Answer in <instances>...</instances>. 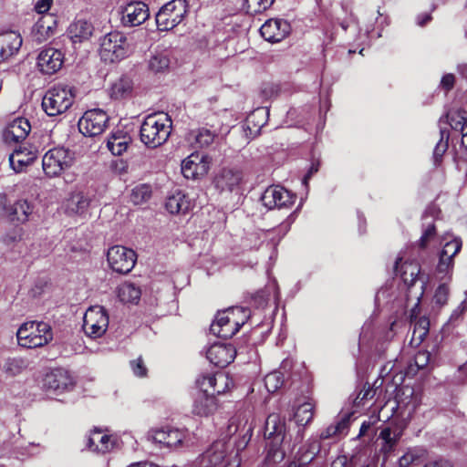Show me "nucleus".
<instances>
[{
	"label": "nucleus",
	"mask_w": 467,
	"mask_h": 467,
	"mask_svg": "<svg viewBox=\"0 0 467 467\" xmlns=\"http://www.w3.org/2000/svg\"><path fill=\"white\" fill-rule=\"evenodd\" d=\"M132 90V80L128 77H121L111 86L110 97L114 99H127L131 96Z\"/></svg>",
	"instance_id": "nucleus-33"
},
{
	"label": "nucleus",
	"mask_w": 467,
	"mask_h": 467,
	"mask_svg": "<svg viewBox=\"0 0 467 467\" xmlns=\"http://www.w3.org/2000/svg\"><path fill=\"white\" fill-rule=\"evenodd\" d=\"M250 310L248 308L243 306H235L230 308L231 317H234L235 321H238V328L240 329L249 319L250 317Z\"/></svg>",
	"instance_id": "nucleus-55"
},
{
	"label": "nucleus",
	"mask_w": 467,
	"mask_h": 467,
	"mask_svg": "<svg viewBox=\"0 0 467 467\" xmlns=\"http://www.w3.org/2000/svg\"><path fill=\"white\" fill-rule=\"evenodd\" d=\"M151 196V188L148 184H140L132 189L130 201L136 204H141L148 201Z\"/></svg>",
	"instance_id": "nucleus-45"
},
{
	"label": "nucleus",
	"mask_w": 467,
	"mask_h": 467,
	"mask_svg": "<svg viewBox=\"0 0 467 467\" xmlns=\"http://www.w3.org/2000/svg\"><path fill=\"white\" fill-rule=\"evenodd\" d=\"M242 180V172L234 169H222L214 177L213 184L220 192H232Z\"/></svg>",
	"instance_id": "nucleus-26"
},
{
	"label": "nucleus",
	"mask_w": 467,
	"mask_h": 467,
	"mask_svg": "<svg viewBox=\"0 0 467 467\" xmlns=\"http://www.w3.org/2000/svg\"><path fill=\"white\" fill-rule=\"evenodd\" d=\"M130 368L134 375L138 377H145L147 375V368L141 358L130 361Z\"/></svg>",
	"instance_id": "nucleus-57"
},
{
	"label": "nucleus",
	"mask_w": 467,
	"mask_h": 467,
	"mask_svg": "<svg viewBox=\"0 0 467 467\" xmlns=\"http://www.w3.org/2000/svg\"><path fill=\"white\" fill-rule=\"evenodd\" d=\"M450 125L453 131L459 132L462 137L461 143L467 150V113L461 109H451L440 119V122Z\"/></svg>",
	"instance_id": "nucleus-21"
},
{
	"label": "nucleus",
	"mask_w": 467,
	"mask_h": 467,
	"mask_svg": "<svg viewBox=\"0 0 467 467\" xmlns=\"http://www.w3.org/2000/svg\"><path fill=\"white\" fill-rule=\"evenodd\" d=\"M93 26L90 23L85 20H78L69 26L67 34L73 43H78L88 40L91 36Z\"/></svg>",
	"instance_id": "nucleus-29"
},
{
	"label": "nucleus",
	"mask_w": 467,
	"mask_h": 467,
	"mask_svg": "<svg viewBox=\"0 0 467 467\" xmlns=\"http://www.w3.org/2000/svg\"><path fill=\"white\" fill-rule=\"evenodd\" d=\"M440 134V140L437 142L433 150V159L436 165H439L441 162L442 156L449 147V131L446 129H441Z\"/></svg>",
	"instance_id": "nucleus-44"
},
{
	"label": "nucleus",
	"mask_w": 467,
	"mask_h": 467,
	"mask_svg": "<svg viewBox=\"0 0 467 467\" xmlns=\"http://www.w3.org/2000/svg\"><path fill=\"white\" fill-rule=\"evenodd\" d=\"M462 247V241L461 238H453L452 240L447 242L441 251V254L443 256H450L451 258H454L456 254L460 253Z\"/></svg>",
	"instance_id": "nucleus-51"
},
{
	"label": "nucleus",
	"mask_w": 467,
	"mask_h": 467,
	"mask_svg": "<svg viewBox=\"0 0 467 467\" xmlns=\"http://www.w3.org/2000/svg\"><path fill=\"white\" fill-rule=\"evenodd\" d=\"M31 130L29 121L25 118L12 120L3 132L4 140L8 143H18L26 140Z\"/></svg>",
	"instance_id": "nucleus-22"
},
{
	"label": "nucleus",
	"mask_w": 467,
	"mask_h": 467,
	"mask_svg": "<svg viewBox=\"0 0 467 467\" xmlns=\"http://www.w3.org/2000/svg\"><path fill=\"white\" fill-rule=\"evenodd\" d=\"M285 378L282 372L273 371L265 378V386L268 392L275 393L284 384Z\"/></svg>",
	"instance_id": "nucleus-47"
},
{
	"label": "nucleus",
	"mask_w": 467,
	"mask_h": 467,
	"mask_svg": "<svg viewBox=\"0 0 467 467\" xmlns=\"http://www.w3.org/2000/svg\"><path fill=\"white\" fill-rule=\"evenodd\" d=\"M216 137L214 131L206 128H200L191 131L190 139L192 140L196 147L204 148L210 146Z\"/></svg>",
	"instance_id": "nucleus-39"
},
{
	"label": "nucleus",
	"mask_w": 467,
	"mask_h": 467,
	"mask_svg": "<svg viewBox=\"0 0 467 467\" xmlns=\"http://www.w3.org/2000/svg\"><path fill=\"white\" fill-rule=\"evenodd\" d=\"M350 414H345L335 423L329 425L326 430L320 433L321 440H327L337 435L345 433L349 427Z\"/></svg>",
	"instance_id": "nucleus-37"
},
{
	"label": "nucleus",
	"mask_w": 467,
	"mask_h": 467,
	"mask_svg": "<svg viewBox=\"0 0 467 467\" xmlns=\"http://www.w3.org/2000/svg\"><path fill=\"white\" fill-rule=\"evenodd\" d=\"M210 169L208 155L193 152L182 162V173L186 179H198L207 174Z\"/></svg>",
	"instance_id": "nucleus-14"
},
{
	"label": "nucleus",
	"mask_w": 467,
	"mask_h": 467,
	"mask_svg": "<svg viewBox=\"0 0 467 467\" xmlns=\"http://www.w3.org/2000/svg\"><path fill=\"white\" fill-rule=\"evenodd\" d=\"M215 378V374H202L196 379V385L199 388L198 391H205L206 393H211L214 387L213 379Z\"/></svg>",
	"instance_id": "nucleus-54"
},
{
	"label": "nucleus",
	"mask_w": 467,
	"mask_h": 467,
	"mask_svg": "<svg viewBox=\"0 0 467 467\" xmlns=\"http://www.w3.org/2000/svg\"><path fill=\"white\" fill-rule=\"evenodd\" d=\"M140 289L132 283H124L118 289L120 301L125 303H136L140 298Z\"/></svg>",
	"instance_id": "nucleus-40"
},
{
	"label": "nucleus",
	"mask_w": 467,
	"mask_h": 467,
	"mask_svg": "<svg viewBox=\"0 0 467 467\" xmlns=\"http://www.w3.org/2000/svg\"><path fill=\"white\" fill-rule=\"evenodd\" d=\"M16 337L21 347L35 348L47 345L53 338L51 327L45 322L30 321L20 326Z\"/></svg>",
	"instance_id": "nucleus-5"
},
{
	"label": "nucleus",
	"mask_w": 467,
	"mask_h": 467,
	"mask_svg": "<svg viewBox=\"0 0 467 467\" xmlns=\"http://www.w3.org/2000/svg\"><path fill=\"white\" fill-rule=\"evenodd\" d=\"M238 324V321H235L233 317L231 322L225 325L212 324L210 330L218 337L231 338L239 331Z\"/></svg>",
	"instance_id": "nucleus-42"
},
{
	"label": "nucleus",
	"mask_w": 467,
	"mask_h": 467,
	"mask_svg": "<svg viewBox=\"0 0 467 467\" xmlns=\"http://www.w3.org/2000/svg\"><path fill=\"white\" fill-rule=\"evenodd\" d=\"M113 446L111 437L107 434H103L100 430L95 429L88 439V447L99 452L109 451Z\"/></svg>",
	"instance_id": "nucleus-30"
},
{
	"label": "nucleus",
	"mask_w": 467,
	"mask_h": 467,
	"mask_svg": "<svg viewBox=\"0 0 467 467\" xmlns=\"http://www.w3.org/2000/svg\"><path fill=\"white\" fill-rule=\"evenodd\" d=\"M170 66V57L165 53H157L149 60V68L153 72H162Z\"/></svg>",
	"instance_id": "nucleus-46"
},
{
	"label": "nucleus",
	"mask_w": 467,
	"mask_h": 467,
	"mask_svg": "<svg viewBox=\"0 0 467 467\" xmlns=\"http://www.w3.org/2000/svg\"><path fill=\"white\" fill-rule=\"evenodd\" d=\"M107 260L110 268L119 274L130 273L137 261L135 251L122 245H113L107 253Z\"/></svg>",
	"instance_id": "nucleus-10"
},
{
	"label": "nucleus",
	"mask_w": 467,
	"mask_h": 467,
	"mask_svg": "<svg viewBox=\"0 0 467 467\" xmlns=\"http://www.w3.org/2000/svg\"><path fill=\"white\" fill-rule=\"evenodd\" d=\"M130 53V45L122 33L113 31L101 38L99 54L105 62L115 63L120 61Z\"/></svg>",
	"instance_id": "nucleus-6"
},
{
	"label": "nucleus",
	"mask_w": 467,
	"mask_h": 467,
	"mask_svg": "<svg viewBox=\"0 0 467 467\" xmlns=\"http://www.w3.org/2000/svg\"><path fill=\"white\" fill-rule=\"evenodd\" d=\"M236 350L231 344H213L206 352L207 359L216 367L225 368L232 363Z\"/></svg>",
	"instance_id": "nucleus-19"
},
{
	"label": "nucleus",
	"mask_w": 467,
	"mask_h": 467,
	"mask_svg": "<svg viewBox=\"0 0 467 467\" xmlns=\"http://www.w3.org/2000/svg\"><path fill=\"white\" fill-rule=\"evenodd\" d=\"M190 206L189 199L180 191L169 196L165 202L167 211L172 214L184 213L190 209Z\"/></svg>",
	"instance_id": "nucleus-32"
},
{
	"label": "nucleus",
	"mask_w": 467,
	"mask_h": 467,
	"mask_svg": "<svg viewBox=\"0 0 467 467\" xmlns=\"http://www.w3.org/2000/svg\"><path fill=\"white\" fill-rule=\"evenodd\" d=\"M466 309H467V304L465 301H462L460 304V306L455 310H453V312L451 313L449 322L451 324L456 323L458 320H460L462 318V317L463 313L466 311Z\"/></svg>",
	"instance_id": "nucleus-59"
},
{
	"label": "nucleus",
	"mask_w": 467,
	"mask_h": 467,
	"mask_svg": "<svg viewBox=\"0 0 467 467\" xmlns=\"http://www.w3.org/2000/svg\"><path fill=\"white\" fill-rule=\"evenodd\" d=\"M320 451L321 443L319 441H309L300 447L292 462L296 463V467H309Z\"/></svg>",
	"instance_id": "nucleus-27"
},
{
	"label": "nucleus",
	"mask_w": 467,
	"mask_h": 467,
	"mask_svg": "<svg viewBox=\"0 0 467 467\" xmlns=\"http://www.w3.org/2000/svg\"><path fill=\"white\" fill-rule=\"evenodd\" d=\"M187 13L185 0H171L165 4L156 15V24L161 31H168L178 26Z\"/></svg>",
	"instance_id": "nucleus-8"
},
{
	"label": "nucleus",
	"mask_w": 467,
	"mask_h": 467,
	"mask_svg": "<svg viewBox=\"0 0 467 467\" xmlns=\"http://www.w3.org/2000/svg\"><path fill=\"white\" fill-rule=\"evenodd\" d=\"M396 326H397V321L394 320L390 323L388 330H386L384 333L381 332V345L383 344V342L391 341L394 338V337L396 335V331H395Z\"/></svg>",
	"instance_id": "nucleus-60"
},
{
	"label": "nucleus",
	"mask_w": 467,
	"mask_h": 467,
	"mask_svg": "<svg viewBox=\"0 0 467 467\" xmlns=\"http://www.w3.org/2000/svg\"><path fill=\"white\" fill-rule=\"evenodd\" d=\"M73 157L70 151L63 147L49 150L42 160L44 172L49 177L58 176L72 164Z\"/></svg>",
	"instance_id": "nucleus-9"
},
{
	"label": "nucleus",
	"mask_w": 467,
	"mask_h": 467,
	"mask_svg": "<svg viewBox=\"0 0 467 467\" xmlns=\"http://www.w3.org/2000/svg\"><path fill=\"white\" fill-rule=\"evenodd\" d=\"M296 196L280 185H272L265 189L261 201L267 209H283L291 207Z\"/></svg>",
	"instance_id": "nucleus-13"
},
{
	"label": "nucleus",
	"mask_w": 467,
	"mask_h": 467,
	"mask_svg": "<svg viewBox=\"0 0 467 467\" xmlns=\"http://www.w3.org/2000/svg\"><path fill=\"white\" fill-rule=\"evenodd\" d=\"M90 199L81 192L71 194L67 202L68 212L77 214L84 213L89 206Z\"/></svg>",
	"instance_id": "nucleus-36"
},
{
	"label": "nucleus",
	"mask_w": 467,
	"mask_h": 467,
	"mask_svg": "<svg viewBox=\"0 0 467 467\" xmlns=\"http://www.w3.org/2000/svg\"><path fill=\"white\" fill-rule=\"evenodd\" d=\"M109 121L107 113L100 109L86 111L78 120V130L88 137L100 135L106 129Z\"/></svg>",
	"instance_id": "nucleus-12"
},
{
	"label": "nucleus",
	"mask_w": 467,
	"mask_h": 467,
	"mask_svg": "<svg viewBox=\"0 0 467 467\" xmlns=\"http://www.w3.org/2000/svg\"><path fill=\"white\" fill-rule=\"evenodd\" d=\"M27 367L26 361L22 358H7L0 367L3 373L8 378L20 374Z\"/></svg>",
	"instance_id": "nucleus-38"
},
{
	"label": "nucleus",
	"mask_w": 467,
	"mask_h": 467,
	"mask_svg": "<svg viewBox=\"0 0 467 467\" xmlns=\"http://www.w3.org/2000/svg\"><path fill=\"white\" fill-rule=\"evenodd\" d=\"M109 327V317L104 307H89L83 317V330L87 336L97 338L105 334Z\"/></svg>",
	"instance_id": "nucleus-11"
},
{
	"label": "nucleus",
	"mask_w": 467,
	"mask_h": 467,
	"mask_svg": "<svg viewBox=\"0 0 467 467\" xmlns=\"http://www.w3.org/2000/svg\"><path fill=\"white\" fill-rule=\"evenodd\" d=\"M219 408L215 396L205 391H197L193 397L192 413L201 417L213 414Z\"/></svg>",
	"instance_id": "nucleus-23"
},
{
	"label": "nucleus",
	"mask_w": 467,
	"mask_h": 467,
	"mask_svg": "<svg viewBox=\"0 0 467 467\" xmlns=\"http://www.w3.org/2000/svg\"><path fill=\"white\" fill-rule=\"evenodd\" d=\"M291 32L290 24L281 18L268 19L260 28L261 36L268 42H280Z\"/></svg>",
	"instance_id": "nucleus-16"
},
{
	"label": "nucleus",
	"mask_w": 467,
	"mask_h": 467,
	"mask_svg": "<svg viewBox=\"0 0 467 467\" xmlns=\"http://www.w3.org/2000/svg\"><path fill=\"white\" fill-rule=\"evenodd\" d=\"M430 330V320L421 317L415 321L410 345L418 348L425 339Z\"/></svg>",
	"instance_id": "nucleus-34"
},
{
	"label": "nucleus",
	"mask_w": 467,
	"mask_h": 467,
	"mask_svg": "<svg viewBox=\"0 0 467 467\" xmlns=\"http://www.w3.org/2000/svg\"><path fill=\"white\" fill-rule=\"evenodd\" d=\"M53 0H38L35 5V9L38 14H47Z\"/></svg>",
	"instance_id": "nucleus-62"
},
{
	"label": "nucleus",
	"mask_w": 467,
	"mask_h": 467,
	"mask_svg": "<svg viewBox=\"0 0 467 467\" xmlns=\"http://www.w3.org/2000/svg\"><path fill=\"white\" fill-rule=\"evenodd\" d=\"M172 121L168 114L157 112L148 115L140 126V140L147 147L155 149L164 144L171 132Z\"/></svg>",
	"instance_id": "nucleus-2"
},
{
	"label": "nucleus",
	"mask_w": 467,
	"mask_h": 467,
	"mask_svg": "<svg viewBox=\"0 0 467 467\" xmlns=\"http://www.w3.org/2000/svg\"><path fill=\"white\" fill-rule=\"evenodd\" d=\"M34 205L27 200H18L13 205L9 204L7 217L13 222L24 223L29 221L33 214Z\"/></svg>",
	"instance_id": "nucleus-28"
},
{
	"label": "nucleus",
	"mask_w": 467,
	"mask_h": 467,
	"mask_svg": "<svg viewBox=\"0 0 467 467\" xmlns=\"http://www.w3.org/2000/svg\"><path fill=\"white\" fill-rule=\"evenodd\" d=\"M213 381L214 387L213 391H211L213 396L223 394L234 386L233 379L229 377L228 374L223 372L215 373Z\"/></svg>",
	"instance_id": "nucleus-43"
},
{
	"label": "nucleus",
	"mask_w": 467,
	"mask_h": 467,
	"mask_svg": "<svg viewBox=\"0 0 467 467\" xmlns=\"http://www.w3.org/2000/svg\"><path fill=\"white\" fill-rule=\"evenodd\" d=\"M57 20L52 14H45L34 25L32 35L35 41L42 43L51 37L57 29Z\"/></svg>",
	"instance_id": "nucleus-24"
},
{
	"label": "nucleus",
	"mask_w": 467,
	"mask_h": 467,
	"mask_svg": "<svg viewBox=\"0 0 467 467\" xmlns=\"http://www.w3.org/2000/svg\"><path fill=\"white\" fill-rule=\"evenodd\" d=\"M285 421L278 414H270L265 424L264 435L266 440V458L273 462H280L285 458L283 443L285 438Z\"/></svg>",
	"instance_id": "nucleus-3"
},
{
	"label": "nucleus",
	"mask_w": 467,
	"mask_h": 467,
	"mask_svg": "<svg viewBox=\"0 0 467 467\" xmlns=\"http://www.w3.org/2000/svg\"><path fill=\"white\" fill-rule=\"evenodd\" d=\"M295 420L300 426H306L310 423L314 417V404L310 401L300 404L295 412Z\"/></svg>",
	"instance_id": "nucleus-41"
},
{
	"label": "nucleus",
	"mask_w": 467,
	"mask_h": 467,
	"mask_svg": "<svg viewBox=\"0 0 467 467\" xmlns=\"http://www.w3.org/2000/svg\"><path fill=\"white\" fill-rule=\"evenodd\" d=\"M23 39L18 32L6 31L0 34V63L16 56L22 47Z\"/></svg>",
	"instance_id": "nucleus-20"
},
{
	"label": "nucleus",
	"mask_w": 467,
	"mask_h": 467,
	"mask_svg": "<svg viewBox=\"0 0 467 467\" xmlns=\"http://www.w3.org/2000/svg\"><path fill=\"white\" fill-rule=\"evenodd\" d=\"M423 467H453L448 460H437L427 462Z\"/></svg>",
	"instance_id": "nucleus-64"
},
{
	"label": "nucleus",
	"mask_w": 467,
	"mask_h": 467,
	"mask_svg": "<svg viewBox=\"0 0 467 467\" xmlns=\"http://www.w3.org/2000/svg\"><path fill=\"white\" fill-rule=\"evenodd\" d=\"M430 358L431 354L428 351H418L413 358L414 363L409 367L408 373L412 371L416 373L419 369L424 368L429 364Z\"/></svg>",
	"instance_id": "nucleus-50"
},
{
	"label": "nucleus",
	"mask_w": 467,
	"mask_h": 467,
	"mask_svg": "<svg viewBox=\"0 0 467 467\" xmlns=\"http://www.w3.org/2000/svg\"><path fill=\"white\" fill-rule=\"evenodd\" d=\"M420 265L413 261H402L401 257H398L395 262L393 271L395 276H400L407 288V300L410 299L411 289L417 281H420V292L416 296L418 302H420L425 292L427 281L420 275Z\"/></svg>",
	"instance_id": "nucleus-7"
},
{
	"label": "nucleus",
	"mask_w": 467,
	"mask_h": 467,
	"mask_svg": "<svg viewBox=\"0 0 467 467\" xmlns=\"http://www.w3.org/2000/svg\"><path fill=\"white\" fill-rule=\"evenodd\" d=\"M232 318L233 317H231L230 308H229L223 312H219L217 314L215 321H213L212 324L225 325L227 323H230Z\"/></svg>",
	"instance_id": "nucleus-61"
},
{
	"label": "nucleus",
	"mask_w": 467,
	"mask_h": 467,
	"mask_svg": "<svg viewBox=\"0 0 467 467\" xmlns=\"http://www.w3.org/2000/svg\"><path fill=\"white\" fill-rule=\"evenodd\" d=\"M455 84V77L453 74H445L441 80V87L445 92L451 90Z\"/></svg>",
	"instance_id": "nucleus-58"
},
{
	"label": "nucleus",
	"mask_w": 467,
	"mask_h": 467,
	"mask_svg": "<svg viewBox=\"0 0 467 467\" xmlns=\"http://www.w3.org/2000/svg\"><path fill=\"white\" fill-rule=\"evenodd\" d=\"M150 438L153 442L160 445L161 448H176L179 446L183 438L184 434L179 430L175 429H161L152 431Z\"/></svg>",
	"instance_id": "nucleus-25"
},
{
	"label": "nucleus",
	"mask_w": 467,
	"mask_h": 467,
	"mask_svg": "<svg viewBox=\"0 0 467 467\" xmlns=\"http://www.w3.org/2000/svg\"><path fill=\"white\" fill-rule=\"evenodd\" d=\"M223 443L217 442L213 444L204 455L212 466H217L222 463L224 459V451L222 450Z\"/></svg>",
	"instance_id": "nucleus-48"
},
{
	"label": "nucleus",
	"mask_w": 467,
	"mask_h": 467,
	"mask_svg": "<svg viewBox=\"0 0 467 467\" xmlns=\"http://www.w3.org/2000/svg\"><path fill=\"white\" fill-rule=\"evenodd\" d=\"M130 142V137L119 130L108 139L107 147L113 155L119 156L128 150Z\"/></svg>",
	"instance_id": "nucleus-31"
},
{
	"label": "nucleus",
	"mask_w": 467,
	"mask_h": 467,
	"mask_svg": "<svg viewBox=\"0 0 467 467\" xmlns=\"http://www.w3.org/2000/svg\"><path fill=\"white\" fill-rule=\"evenodd\" d=\"M121 22L124 26H137L144 23L149 16V8L143 2H130L121 11Z\"/></svg>",
	"instance_id": "nucleus-18"
},
{
	"label": "nucleus",
	"mask_w": 467,
	"mask_h": 467,
	"mask_svg": "<svg viewBox=\"0 0 467 467\" xmlns=\"http://www.w3.org/2000/svg\"><path fill=\"white\" fill-rule=\"evenodd\" d=\"M453 267L454 258H451L450 256H443V254H440L439 262L436 266L437 273L448 275L452 271Z\"/></svg>",
	"instance_id": "nucleus-56"
},
{
	"label": "nucleus",
	"mask_w": 467,
	"mask_h": 467,
	"mask_svg": "<svg viewBox=\"0 0 467 467\" xmlns=\"http://www.w3.org/2000/svg\"><path fill=\"white\" fill-rule=\"evenodd\" d=\"M64 63V54L54 47L43 49L37 57V66L45 74H54L58 71Z\"/></svg>",
	"instance_id": "nucleus-17"
},
{
	"label": "nucleus",
	"mask_w": 467,
	"mask_h": 467,
	"mask_svg": "<svg viewBox=\"0 0 467 467\" xmlns=\"http://www.w3.org/2000/svg\"><path fill=\"white\" fill-rule=\"evenodd\" d=\"M450 295V289L447 284H441L435 290L433 296V303L441 307L445 306L448 302Z\"/></svg>",
	"instance_id": "nucleus-53"
},
{
	"label": "nucleus",
	"mask_w": 467,
	"mask_h": 467,
	"mask_svg": "<svg viewBox=\"0 0 467 467\" xmlns=\"http://www.w3.org/2000/svg\"><path fill=\"white\" fill-rule=\"evenodd\" d=\"M36 159V154L32 151L26 152L22 150H16L9 157L11 167L16 172H20L23 169L30 165Z\"/></svg>",
	"instance_id": "nucleus-35"
},
{
	"label": "nucleus",
	"mask_w": 467,
	"mask_h": 467,
	"mask_svg": "<svg viewBox=\"0 0 467 467\" xmlns=\"http://www.w3.org/2000/svg\"><path fill=\"white\" fill-rule=\"evenodd\" d=\"M275 0H245L244 5L249 14H259L269 8Z\"/></svg>",
	"instance_id": "nucleus-49"
},
{
	"label": "nucleus",
	"mask_w": 467,
	"mask_h": 467,
	"mask_svg": "<svg viewBox=\"0 0 467 467\" xmlns=\"http://www.w3.org/2000/svg\"><path fill=\"white\" fill-rule=\"evenodd\" d=\"M75 381L69 372L64 368H56L46 374L43 388L47 392L59 394L74 387Z\"/></svg>",
	"instance_id": "nucleus-15"
},
{
	"label": "nucleus",
	"mask_w": 467,
	"mask_h": 467,
	"mask_svg": "<svg viewBox=\"0 0 467 467\" xmlns=\"http://www.w3.org/2000/svg\"><path fill=\"white\" fill-rule=\"evenodd\" d=\"M74 99V88L59 84L47 91L42 99V108L48 116L56 117L67 111Z\"/></svg>",
	"instance_id": "nucleus-4"
},
{
	"label": "nucleus",
	"mask_w": 467,
	"mask_h": 467,
	"mask_svg": "<svg viewBox=\"0 0 467 467\" xmlns=\"http://www.w3.org/2000/svg\"><path fill=\"white\" fill-rule=\"evenodd\" d=\"M437 235L436 225L434 223L429 224L427 228L423 231L420 240L418 241V247L420 250H425L430 242L432 241Z\"/></svg>",
	"instance_id": "nucleus-52"
},
{
	"label": "nucleus",
	"mask_w": 467,
	"mask_h": 467,
	"mask_svg": "<svg viewBox=\"0 0 467 467\" xmlns=\"http://www.w3.org/2000/svg\"><path fill=\"white\" fill-rule=\"evenodd\" d=\"M405 375L402 370L390 362L381 367V388L386 386V392L389 389H392L395 392L394 399H389L381 405V421H390L391 425L381 429V441L383 446L381 452L387 456L390 451H394V447L400 439L405 424L403 422L397 423L398 411L412 406V410L416 408V397L414 396V389L408 385H402Z\"/></svg>",
	"instance_id": "nucleus-1"
},
{
	"label": "nucleus",
	"mask_w": 467,
	"mask_h": 467,
	"mask_svg": "<svg viewBox=\"0 0 467 467\" xmlns=\"http://www.w3.org/2000/svg\"><path fill=\"white\" fill-rule=\"evenodd\" d=\"M455 379L459 384L467 383V363L459 367L457 374L455 375Z\"/></svg>",
	"instance_id": "nucleus-63"
}]
</instances>
